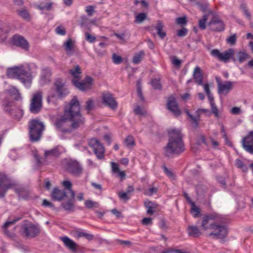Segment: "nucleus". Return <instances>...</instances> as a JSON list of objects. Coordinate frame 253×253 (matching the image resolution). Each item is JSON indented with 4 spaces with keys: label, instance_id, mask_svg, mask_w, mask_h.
<instances>
[{
    "label": "nucleus",
    "instance_id": "obj_63",
    "mask_svg": "<svg viewBox=\"0 0 253 253\" xmlns=\"http://www.w3.org/2000/svg\"><path fill=\"white\" fill-rule=\"evenodd\" d=\"M113 36H115L121 41H124L125 35L124 33H114Z\"/></svg>",
    "mask_w": 253,
    "mask_h": 253
},
{
    "label": "nucleus",
    "instance_id": "obj_19",
    "mask_svg": "<svg viewBox=\"0 0 253 253\" xmlns=\"http://www.w3.org/2000/svg\"><path fill=\"white\" fill-rule=\"evenodd\" d=\"M68 192L65 190H60L57 188H53L51 195L52 198L56 201H60L67 197Z\"/></svg>",
    "mask_w": 253,
    "mask_h": 253
},
{
    "label": "nucleus",
    "instance_id": "obj_11",
    "mask_svg": "<svg viewBox=\"0 0 253 253\" xmlns=\"http://www.w3.org/2000/svg\"><path fill=\"white\" fill-rule=\"evenodd\" d=\"M89 146L91 147L97 157L99 159L104 158L105 152L104 148L103 145L95 138H92L89 140Z\"/></svg>",
    "mask_w": 253,
    "mask_h": 253
},
{
    "label": "nucleus",
    "instance_id": "obj_25",
    "mask_svg": "<svg viewBox=\"0 0 253 253\" xmlns=\"http://www.w3.org/2000/svg\"><path fill=\"white\" fill-rule=\"evenodd\" d=\"M187 115L190 119V122L192 124V126L194 127H197L199 126V123L200 121V116L196 111L194 115H192L190 114L188 110L185 111Z\"/></svg>",
    "mask_w": 253,
    "mask_h": 253
},
{
    "label": "nucleus",
    "instance_id": "obj_8",
    "mask_svg": "<svg viewBox=\"0 0 253 253\" xmlns=\"http://www.w3.org/2000/svg\"><path fill=\"white\" fill-rule=\"evenodd\" d=\"M64 167L70 174L80 176L83 172V168L81 164L75 160H69L65 162Z\"/></svg>",
    "mask_w": 253,
    "mask_h": 253
},
{
    "label": "nucleus",
    "instance_id": "obj_54",
    "mask_svg": "<svg viewBox=\"0 0 253 253\" xmlns=\"http://www.w3.org/2000/svg\"><path fill=\"white\" fill-rule=\"evenodd\" d=\"M236 40L237 36L235 34H234L227 38L226 41L228 43L233 45L235 43Z\"/></svg>",
    "mask_w": 253,
    "mask_h": 253
},
{
    "label": "nucleus",
    "instance_id": "obj_41",
    "mask_svg": "<svg viewBox=\"0 0 253 253\" xmlns=\"http://www.w3.org/2000/svg\"><path fill=\"white\" fill-rule=\"evenodd\" d=\"M147 13L145 12H141L135 16V22L136 23H141L147 18Z\"/></svg>",
    "mask_w": 253,
    "mask_h": 253
},
{
    "label": "nucleus",
    "instance_id": "obj_22",
    "mask_svg": "<svg viewBox=\"0 0 253 253\" xmlns=\"http://www.w3.org/2000/svg\"><path fill=\"white\" fill-rule=\"evenodd\" d=\"M56 91L57 93V96L59 97H62L67 94L69 92L66 88L65 85L60 80H57L55 83Z\"/></svg>",
    "mask_w": 253,
    "mask_h": 253
},
{
    "label": "nucleus",
    "instance_id": "obj_28",
    "mask_svg": "<svg viewBox=\"0 0 253 253\" xmlns=\"http://www.w3.org/2000/svg\"><path fill=\"white\" fill-rule=\"evenodd\" d=\"M145 207L147 209L146 213L148 215H152L155 212V209L157 208V205L151 201H145L144 202Z\"/></svg>",
    "mask_w": 253,
    "mask_h": 253
},
{
    "label": "nucleus",
    "instance_id": "obj_56",
    "mask_svg": "<svg viewBox=\"0 0 253 253\" xmlns=\"http://www.w3.org/2000/svg\"><path fill=\"white\" fill-rule=\"evenodd\" d=\"M96 38L95 37L90 34L89 33H85V40L88 41L89 42H94Z\"/></svg>",
    "mask_w": 253,
    "mask_h": 253
},
{
    "label": "nucleus",
    "instance_id": "obj_10",
    "mask_svg": "<svg viewBox=\"0 0 253 253\" xmlns=\"http://www.w3.org/2000/svg\"><path fill=\"white\" fill-rule=\"evenodd\" d=\"M93 82V79L88 76H86L84 80L82 82H79L77 80H72L74 85L79 89L83 91L91 89Z\"/></svg>",
    "mask_w": 253,
    "mask_h": 253
},
{
    "label": "nucleus",
    "instance_id": "obj_34",
    "mask_svg": "<svg viewBox=\"0 0 253 253\" xmlns=\"http://www.w3.org/2000/svg\"><path fill=\"white\" fill-rule=\"evenodd\" d=\"M60 154V152L58 146H56L50 150L45 151L44 152V156L46 158L48 157H58Z\"/></svg>",
    "mask_w": 253,
    "mask_h": 253
},
{
    "label": "nucleus",
    "instance_id": "obj_49",
    "mask_svg": "<svg viewBox=\"0 0 253 253\" xmlns=\"http://www.w3.org/2000/svg\"><path fill=\"white\" fill-rule=\"evenodd\" d=\"M151 85L155 89H160L161 88V84H160V80L153 79L151 82Z\"/></svg>",
    "mask_w": 253,
    "mask_h": 253
},
{
    "label": "nucleus",
    "instance_id": "obj_42",
    "mask_svg": "<svg viewBox=\"0 0 253 253\" xmlns=\"http://www.w3.org/2000/svg\"><path fill=\"white\" fill-rule=\"evenodd\" d=\"M196 5L203 12L207 11L209 7L208 3L206 2H203L202 0H200L199 1L197 2Z\"/></svg>",
    "mask_w": 253,
    "mask_h": 253
},
{
    "label": "nucleus",
    "instance_id": "obj_29",
    "mask_svg": "<svg viewBox=\"0 0 253 253\" xmlns=\"http://www.w3.org/2000/svg\"><path fill=\"white\" fill-rule=\"evenodd\" d=\"M188 233L189 236L194 237H198L202 235L201 231L197 226H190L187 229Z\"/></svg>",
    "mask_w": 253,
    "mask_h": 253
},
{
    "label": "nucleus",
    "instance_id": "obj_13",
    "mask_svg": "<svg viewBox=\"0 0 253 253\" xmlns=\"http://www.w3.org/2000/svg\"><path fill=\"white\" fill-rule=\"evenodd\" d=\"M11 43L22 49L28 50L29 48V44L28 41L22 36L15 34L11 38Z\"/></svg>",
    "mask_w": 253,
    "mask_h": 253
},
{
    "label": "nucleus",
    "instance_id": "obj_12",
    "mask_svg": "<svg viewBox=\"0 0 253 253\" xmlns=\"http://www.w3.org/2000/svg\"><path fill=\"white\" fill-rule=\"evenodd\" d=\"M9 178L4 174L0 173V197L4 196L6 191L16 185L15 183H9Z\"/></svg>",
    "mask_w": 253,
    "mask_h": 253
},
{
    "label": "nucleus",
    "instance_id": "obj_60",
    "mask_svg": "<svg viewBox=\"0 0 253 253\" xmlns=\"http://www.w3.org/2000/svg\"><path fill=\"white\" fill-rule=\"evenodd\" d=\"M111 168L112 172L115 173L120 170L118 164L115 162L111 163Z\"/></svg>",
    "mask_w": 253,
    "mask_h": 253
},
{
    "label": "nucleus",
    "instance_id": "obj_36",
    "mask_svg": "<svg viewBox=\"0 0 253 253\" xmlns=\"http://www.w3.org/2000/svg\"><path fill=\"white\" fill-rule=\"evenodd\" d=\"M17 12L18 15L27 21H29L30 20V15L27 9H23L21 10H18Z\"/></svg>",
    "mask_w": 253,
    "mask_h": 253
},
{
    "label": "nucleus",
    "instance_id": "obj_17",
    "mask_svg": "<svg viewBox=\"0 0 253 253\" xmlns=\"http://www.w3.org/2000/svg\"><path fill=\"white\" fill-rule=\"evenodd\" d=\"M168 109L175 116H178L181 114L178 103L175 98L170 97L169 98L167 103Z\"/></svg>",
    "mask_w": 253,
    "mask_h": 253
},
{
    "label": "nucleus",
    "instance_id": "obj_55",
    "mask_svg": "<svg viewBox=\"0 0 253 253\" xmlns=\"http://www.w3.org/2000/svg\"><path fill=\"white\" fill-rule=\"evenodd\" d=\"M127 194L128 193L126 192H120L118 193V196L121 200L126 201L129 199V197L127 196Z\"/></svg>",
    "mask_w": 253,
    "mask_h": 253
},
{
    "label": "nucleus",
    "instance_id": "obj_27",
    "mask_svg": "<svg viewBox=\"0 0 253 253\" xmlns=\"http://www.w3.org/2000/svg\"><path fill=\"white\" fill-rule=\"evenodd\" d=\"M79 25L84 30H90V27L92 25L90 21L86 17V16L84 15L81 17L79 20Z\"/></svg>",
    "mask_w": 253,
    "mask_h": 253
},
{
    "label": "nucleus",
    "instance_id": "obj_5",
    "mask_svg": "<svg viewBox=\"0 0 253 253\" xmlns=\"http://www.w3.org/2000/svg\"><path fill=\"white\" fill-rule=\"evenodd\" d=\"M44 129V125L42 122L38 120H33L29 123V135L32 142L40 140L42 133Z\"/></svg>",
    "mask_w": 253,
    "mask_h": 253
},
{
    "label": "nucleus",
    "instance_id": "obj_2",
    "mask_svg": "<svg viewBox=\"0 0 253 253\" xmlns=\"http://www.w3.org/2000/svg\"><path fill=\"white\" fill-rule=\"evenodd\" d=\"M222 222V217L219 214L207 215L202 218L201 229L207 231L208 235L214 239L223 240L227 235V229Z\"/></svg>",
    "mask_w": 253,
    "mask_h": 253
},
{
    "label": "nucleus",
    "instance_id": "obj_23",
    "mask_svg": "<svg viewBox=\"0 0 253 253\" xmlns=\"http://www.w3.org/2000/svg\"><path fill=\"white\" fill-rule=\"evenodd\" d=\"M60 239L63 242L65 246L72 252L77 250V244L67 236L61 237Z\"/></svg>",
    "mask_w": 253,
    "mask_h": 253
},
{
    "label": "nucleus",
    "instance_id": "obj_33",
    "mask_svg": "<svg viewBox=\"0 0 253 253\" xmlns=\"http://www.w3.org/2000/svg\"><path fill=\"white\" fill-rule=\"evenodd\" d=\"M15 191L18 194L19 197L26 199L28 196V192L27 189L22 186H18L14 188Z\"/></svg>",
    "mask_w": 253,
    "mask_h": 253
},
{
    "label": "nucleus",
    "instance_id": "obj_51",
    "mask_svg": "<svg viewBox=\"0 0 253 253\" xmlns=\"http://www.w3.org/2000/svg\"><path fill=\"white\" fill-rule=\"evenodd\" d=\"M164 27V25L161 20H158L157 21L156 24L154 26V29L157 32H164L163 31V29Z\"/></svg>",
    "mask_w": 253,
    "mask_h": 253
},
{
    "label": "nucleus",
    "instance_id": "obj_40",
    "mask_svg": "<svg viewBox=\"0 0 253 253\" xmlns=\"http://www.w3.org/2000/svg\"><path fill=\"white\" fill-rule=\"evenodd\" d=\"M208 15L205 14L203 16L202 18L199 20V27L201 30H204L206 29V23L207 21Z\"/></svg>",
    "mask_w": 253,
    "mask_h": 253
},
{
    "label": "nucleus",
    "instance_id": "obj_43",
    "mask_svg": "<svg viewBox=\"0 0 253 253\" xmlns=\"http://www.w3.org/2000/svg\"><path fill=\"white\" fill-rule=\"evenodd\" d=\"M240 8L242 10L244 15L246 16V17L249 19H251V14H250L248 8L245 3H242L240 5Z\"/></svg>",
    "mask_w": 253,
    "mask_h": 253
},
{
    "label": "nucleus",
    "instance_id": "obj_14",
    "mask_svg": "<svg viewBox=\"0 0 253 253\" xmlns=\"http://www.w3.org/2000/svg\"><path fill=\"white\" fill-rule=\"evenodd\" d=\"M102 103L113 110L117 108L118 104L113 95L108 91L104 92L102 94Z\"/></svg>",
    "mask_w": 253,
    "mask_h": 253
},
{
    "label": "nucleus",
    "instance_id": "obj_58",
    "mask_svg": "<svg viewBox=\"0 0 253 253\" xmlns=\"http://www.w3.org/2000/svg\"><path fill=\"white\" fill-rule=\"evenodd\" d=\"M157 191V188L156 187H151L148 189L146 192L145 194L148 196H152Z\"/></svg>",
    "mask_w": 253,
    "mask_h": 253
},
{
    "label": "nucleus",
    "instance_id": "obj_30",
    "mask_svg": "<svg viewBox=\"0 0 253 253\" xmlns=\"http://www.w3.org/2000/svg\"><path fill=\"white\" fill-rule=\"evenodd\" d=\"M70 73L73 78V80H77L79 81L81 78L80 75L82 73L80 66L79 65H77L73 69H70Z\"/></svg>",
    "mask_w": 253,
    "mask_h": 253
},
{
    "label": "nucleus",
    "instance_id": "obj_57",
    "mask_svg": "<svg viewBox=\"0 0 253 253\" xmlns=\"http://www.w3.org/2000/svg\"><path fill=\"white\" fill-rule=\"evenodd\" d=\"M152 218L150 217H145L142 221L141 223L144 225H148L152 224Z\"/></svg>",
    "mask_w": 253,
    "mask_h": 253
},
{
    "label": "nucleus",
    "instance_id": "obj_6",
    "mask_svg": "<svg viewBox=\"0 0 253 253\" xmlns=\"http://www.w3.org/2000/svg\"><path fill=\"white\" fill-rule=\"evenodd\" d=\"M20 232L23 236L30 239L38 236L40 233V229L38 225L25 220L22 225Z\"/></svg>",
    "mask_w": 253,
    "mask_h": 253
},
{
    "label": "nucleus",
    "instance_id": "obj_53",
    "mask_svg": "<svg viewBox=\"0 0 253 253\" xmlns=\"http://www.w3.org/2000/svg\"><path fill=\"white\" fill-rule=\"evenodd\" d=\"M211 112L214 115L215 117L216 118L219 117V111L215 104L213 103L211 104Z\"/></svg>",
    "mask_w": 253,
    "mask_h": 253
},
{
    "label": "nucleus",
    "instance_id": "obj_48",
    "mask_svg": "<svg viewBox=\"0 0 253 253\" xmlns=\"http://www.w3.org/2000/svg\"><path fill=\"white\" fill-rule=\"evenodd\" d=\"M236 166L241 169L244 172H246L248 170V168L246 166L243 162L240 160H236Z\"/></svg>",
    "mask_w": 253,
    "mask_h": 253
},
{
    "label": "nucleus",
    "instance_id": "obj_64",
    "mask_svg": "<svg viewBox=\"0 0 253 253\" xmlns=\"http://www.w3.org/2000/svg\"><path fill=\"white\" fill-rule=\"evenodd\" d=\"M162 253H187L186 252H183L180 250H168Z\"/></svg>",
    "mask_w": 253,
    "mask_h": 253
},
{
    "label": "nucleus",
    "instance_id": "obj_31",
    "mask_svg": "<svg viewBox=\"0 0 253 253\" xmlns=\"http://www.w3.org/2000/svg\"><path fill=\"white\" fill-rule=\"evenodd\" d=\"M7 92L15 100H19L21 99V95L19 92V90L14 87H11L7 90Z\"/></svg>",
    "mask_w": 253,
    "mask_h": 253
},
{
    "label": "nucleus",
    "instance_id": "obj_4",
    "mask_svg": "<svg viewBox=\"0 0 253 253\" xmlns=\"http://www.w3.org/2000/svg\"><path fill=\"white\" fill-rule=\"evenodd\" d=\"M7 75L9 78L18 79L27 86H29L32 83L33 77L31 70L23 66L8 69Z\"/></svg>",
    "mask_w": 253,
    "mask_h": 253
},
{
    "label": "nucleus",
    "instance_id": "obj_26",
    "mask_svg": "<svg viewBox=\"0 0 253 253\" xmlns=\"http://www.w3.org/2000/svg\"><path fill=\"white\" fill-rule=\"evenodd\" d=\"M175 24L180 25L182 28L179 30H177L176 32H187V29L184 27L187 23V17L184 15L181 17H178L176 18L175 21Z\"/></svg>",
    "mask_w": 253,
    "mask_h": 253
},
{
    "label": "nucleus",
    "instance_id": "obj_38",
    "mask_svg": "<svg viewBox=\"0 0 253 253\" xmlns=\"http://www.w3.org/2000/svg\"><path fill=\"white\" fill-rule=\"evenodd\" d=\"M125 143L128 148H131L134 146L135 143L133 137L131 135L127 136L125 140Z\"/></svg>",
    "mask_w": 253,
    "mask_h": 253
},
{
    "label": "nucleus",
    "instance_id": "obj_9",
    "mask_svg": "<svg viewBox=\"0 0 253 253\" xmlns=\"http://www.w3.org/2000/svg\"><path fill=\"white\" fill-rule=\"evenodd\" d=\"M42 107V93L38 91L35 93L31 99L30 111L34 114L39 113Z\"/></svg>",
    "mask_w": 253,
    "mask_h": 253
},
{
    "label": "nucleus",
    "instance_id": "obj_24",
    "mask_svg": "<svg viewBox=\"0 0 253 253\" xmlns=\"http://www.w3.org/2000/svg\"><path fill=\"white\" fill-rule=\"evenodd\" d=\"M193 78L195 83L199 85H203V76L201 68L197 66L195 67L193 72Z\"/></svg>",
    "mask_w": 253,
    "mask_h": 253
},
{
    "label": "nucleus",
    "instance_id": "obj_35",
    "mask_svg": "<svg viewBox=\"0 0 253 253\" xmlns=\"http://www.w3.org/2000/svg\"><path fill=\"white\" fill-rule=\"evenodd\" d=\"M144 56L145 52L143 50H141L138 52V53H136V54H134L133 57L132 62L135 64L139 63L142 61Z\"/></svg>",
    "mask_w": 253,
    "mask_h": 253
},
{
    "label": "nucleus",
    "instance_id": "obj_1",
    "mask_svg": "<svg viewBox=\"0 0 253 253\" xmlns=\"http://www.w3.org/2000/svg\"><path fill=\"white\" fill-rule=\"evenodd\" d=\"M84 118L80 113V104L76 96L71 100L65 108L64 114L57 119L54 125L62 132H68L70 127L76 129L84 124Z\"/></svg>",
    "mask_w": 253,
    "mask_h": 253
},
{
    "label": "nucleus",
    "instance_id": "obj_52",
    "mask_svg": "<svg viewBox=\"0 0 253 253\" xmlns=\"http://www.w3.org/2000/svg\"><path fill=\"white\" fill-rule=\"evenodd\" d=\"M53 5V2H51L49 3H47L44 5H39L38 6L39 9L41 10L45 9L46 10H50L52 8V6Z\"/></svg>",
    "mask_w": 253,
    "mask_h": 253
},
{
    "label": "nucleus",
    "instance_id": "obj_45",
    "mask_svg": "<svg viewBox=\"0 0 253 253\" xmlns=\"http://www.w3.org/2000/svg\"><path fill=\"white\" fill-rule=\"evenodd\" d=\"M94 108V100L92 98H89L85 103V109L87 111V113H89L90 111Z\"/></svg>",
    "mask_w": 253,
    "mask_h": 253
},
{
    "label": "nucleus",
    "instance_id": "obj_20",
    "mask_svg": "<svg viewBox=\"0 0 253 253\" xmlns=\"http://www.w3.org/2000/svg\"><path fill=\"white\" fill-rule=\"evenodd\" d=\"M209 25L214 32H221L224 29L223 22L217 17H213L209 23Z\"/></svg>",
    "mask_w": 253,
    "mask_h": 253
},
{
    "label": "nucleus",
    "instance_id": "obj_16",
    "mask_svg": "<svg viewBox=\"0 0 253 253\" xmlns=\"http://www.w3.org/2000/svg\"><path fill=\"white\" fill-rule=\"evenodd\" d=\"M217 83L218 93L220 94H227L232 89L233 84L231 81L221 83L220 79L216 78Z\"/></svg>",
    "mask_w": 253,
    "mask_h": 253
},
{
    "label": "nucleus",
    "instance_id": "obj_46",
    "mask_svg": "<svg viewBox=\"0 0 253 253\" xmlns=\"http://www.w3.org/2000/svg\"><path fill=\"white\" fill-rule=\"evenodd\" d=\"M84 205L86 208L88 209H91L93 208H98L99 205L97 202H94L91 200H86L84 202Z\"/></svg>",
    "mask_w": 253,
    "mask_h": 253
},
{
    "label": "nucleus",
    "instance_id": "obj_47",
    "mask_svg": "<svg viewBox=\"0 0 253 253\" xmlns=\"http://www.w3.org/2000/svg\"><path fill=\"white\" fill-rule=\"evenodd\" d=\"M134 112L135 114L140 116L145 115L146 113V111L141 108L139 105H137L135 107Z\"/></svg>",
    "mask_w": 253,
    "mask_h": 253
},
{
    "label": "nucleus",
    "instance_id": "obj_39",
    "mask_svg": "<svg viewBox=\"0 0 253 253\" xmlns=\"http://www.w3.org/2000/svg\"><path fill=\"white\" fill-rule=\"evenodd\" d=\"M192 206L191 212L194 217H197L200 215V209L196 206L194 203L191 202Z\"/></svg>",
    "mask_w": 253,
    "mask_h": 253
},
{
    "label": "nucleus",
    "instance_id": "obj_3",
    "mask_svg": "<svg viewBox=\"0 0 253 253\" xmlns=\"http://www.w3.org/2000/svg\"><path fill=\"white\" fill-rule=\"evenodd\" d=\"M168 133V142L164 148L165 155L169 157L184 152L185 148L181 130L179 129H170L169 130Z\"/></svg>",
    "mask_w": 253,
    "mask_h": 253
},
{
    "label": "nucleus",
    "instance_id": "obj_44",
    "mask_svg": "<svg viewBox=\"0 0 253 253\" xmlns=\"http://www.w3.org/2000/svg\"><path fill=\"white\" fill-rule=\"evenodd\" d=\"M62 185L65 188V190L67 192L68 191V193H69L70 195H71V191H74L72 189V184L71 181L69 180L63 181L62 182Z\"/></svg>",
    "mask_w": 253,
    "mask_h": 253
},
{
    "label": "nucleus",
    "instance_id": "obj_59",
    "mask_svg": "<svg viewBox=\"0 0 253 253\" xmlns=\"http://www.w3.org/2000/svg\"><path fill=\"white\" fill-rule=\"evenodd\" d=\"M85 11L87 12L88 15L92 16L94 12V8L91 5H89L86 7Z\"/></svg>",
    "mask_w": 253,
    "mask_h": 253
},
{
    "label": "nucleus",
    "instance_id": "obj_62",
    "mask_svg": "<svg viewBox=\"0 0 253 253\" xmlns=\"http://www.w3.org/2000/svg\"><path fill=\"white\" fill-rule=\"evenodd\" d=\"M42 206L45 207L53 208V205L50 202L47 201L46 199L43 200L42 203Z\"/></svg>",
    "mask_w": 253,
    "mask_h": 253
},
{
    "label": "nucleus",
    "instance_id": "obj_50",
    "mask_svg": "<svg viewBox=\"0 0 253 253\" xmlns=\"http://www.w3.org/2000/svg\"><path fill=\"white\" fill-rule=\"evenodd\" d=\"M112 60L114 64H119L122 62L123 59L121 56L118 55L116 53L112 55Z\"/></svg>",
    "mask_w": 253,
    "mask_h": 253
},
{
    "label": "nucleus",
    "instance_id": "obj_37",
    "mask_svg": "<svg viewBox=\"0 0 253 253\" xmlns=\"http://www.w3.org/2000/svg\"><path fill=\"white\" fill-rule=\"evenodd\" d=\"M236 56V61L238 60L241 63L244 62L246 59L249 58V55L245 52L239 51Z\"/></svg>",
    "mask_w": 253,
    "mask_h": 253
},
{
    "label": "nucleus",
    "instance_id": "obj_18",
    "mask_svg": "<svg viewBox=\"0 0 253 253\" xmlns=\"http://www.w3.org/2000/svg\"><path fill=\"white\" fill-rule=\"evenodd\" d=\"M75 196L74 191H71V195L69 196L70 199L66 202L62 203V208L68 212H72L75 209Z\"/></svg>",
    "mask_w": 253,
    "mask_h": 253
},
{
    "label": "nucleus",
    "instance_id": "obj_61",
    "mask_svg": "<svg viewBox=\"0 0 253 253\" xmlns=\"http://www.w3.org/2000/svg\"><path fill=\"white\" fill-rule=\"evenodd\" d=\"M57 95L54 93H50L47 97V102L49 103L50 102H54V100L56 99Z\"/></svg>",
    "mask_w": 253,
    "mask_h": 253
},
{
    "label": "nucleus",
    "instance_id": "obj_21",
    "mask_svg": "<svg viewBox=\"0 0 253 253\" xmlns=\"http://www.w3.org/2000/svg\"><path fill=\"white\" fill-rule=\"evenodd\" d=\"M76 42L71 38H68L63 43V46L67 55H71L75 50Z\"/></svg>",
    "mask_w": 253,
    "mask_h": 253
},
{
    "label": "nucleus",
    "instance_id": "obj_7",
    "mask_svg": "<svg viewBox=\"0 0 253 253\" xmlns=\"http://www.w3.org/2000/svg\"><path fill=\"white\" fill-rule=\"evenodd\" d=\"M211 54L216 58L218 61L227 63L229 59H231L233 62L236 61L235 54V50L233 48H229L223 52H220L218 49H212L211 51Z\"/></svg>",
    "mask_w": 253,
    "mask_h": 253
},
{
    "label": "nucleus",
    "instance_id": "obj_15",
    "mask_svg": "<svg viewBox=\"0 0 253 253\" xmlns=\"http://www.w3.org/2000/svg\"><path fill=\"white\" fill-rule=\"evenodd\" d=\"M242 143L243 147L247 152L253 154V131H250L242 139Z\"/></svg>",
    "mask_w": 253,
    "mask_h": 253
},
{
    "label": "nucleus",
    "instance_id": "obj_32",
    "mask_svg": "<svg viewBox=\"0 0 253 253\" xmlns=\"http://www.w3.org/2000/svg\"><path fill=\"white\" fill-rule=\"evenodd\" d=\"M51 73L49 69H43L42 70L41 75L42 83L44 84L49 82V77Z\"/></svg>",
    "mask_w": 253,
    "mask_h": 253
}]
</instances>
